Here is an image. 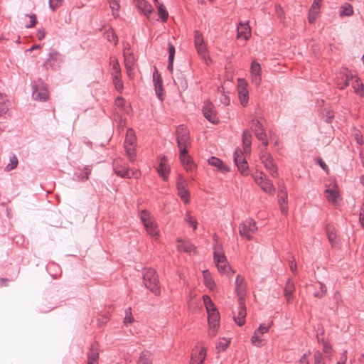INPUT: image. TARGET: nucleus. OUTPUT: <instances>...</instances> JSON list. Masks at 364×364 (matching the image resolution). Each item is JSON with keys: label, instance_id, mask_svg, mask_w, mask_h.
Masks as SVG:
<instances>
[{"label": "nucleus", "instance_id": "nucleus-44", "mask_svg": "<svg viewBox=\"0 0 364 364\" xmlns=\"http://www.w3.org/2000/svg\"><path fill=\"white\" fill-rule=\"evenodd\" d=\"M140 218L144 226L149 225L151 222H154L151 218L149 213L146 210H142L141 212Z\"/></svg>", "mask_w": 364, "mask_h": 364}, {"label": "nucleus", "instance_id": "nucleus-22", "mask_svg": "<svg viewBox=\"0 0 364 364\" xmlns=\"http://www.w3.org/2000/svg\"><path fill=\"white\" fill-rule=\"evenodd\" d=\"M294 282L291 280V279H289L284 289V295L288 304L291 303L294 299L293 293L294 292Z\"/></svg>", "mask_w": 364, "mask_h": 364}, {"label": "nucleus", "instance_id": "nucleus-9", "mask_svg": "<svg viewBox=\"0 0 364 364\" xmlns=\"http://www.w3.org/2000/svg\"><path fill=\"white\" fill-rule=\"evenodd\" d=\"M257 227L255 220L252 218H248L240 224L239 227V232L242 236L245 237L247 240H251L252 239L251 233H254L257 231Z\"/></svg>", "mask_w": 364, "mask_h": 364}, {"label": "nucleus", "instance_id": "nucleus-20", "mask_svg": "<svg viewBox=\"0 0 364 364\" xmlns=\"http://www.w3.org/2000/svg\"><path fill=\"white\" fill-rule=\"evenodd\" d=\"M87 360V364H98L99 344L97 342H94L91 344Z\"/></svg>", "mask_w": 364, "mask_h": 364}, {"label": "nucleus", "instance_id": "nucleus-34", "mask_svg": "<svg viewBox=\"0 0 364 364\" xmlns=\"http://www.w3.org/2000/svg\"><path fill=\"white\" fill-rule=\"evenodd\" d=\"M147 233L154 239H157L159 236V229L157 225L154 222L150 223L144 226Z\"/></svg>", "mask_w": 364, "mask_h": 364}, {"label": "nucleus", "instance_id": "nucleus-54", "mask_svg": "<svg viewBox=\"0 0 364 364\" xmlns=\"http://www.w3.org/2000/svg\"><path fill=\"white\" fill-rule=\"evenodd\" d=\"M255 136L257 138L258 140L262 141V144H264V146H267L268 145V141L267 139V134L265 131L256 132Z\"/></svg>", "mask_w": 364, "mask_h": 364}, {"label": "nucleus", "instance_id": "nucleus-18", "mask_svg": "<svg viewBox=\"0 0 364 364\" xmlns=\"http://www.w3.org/2000/svg\"><path fill=\"white\" fill-rule=\"evenodd\" d=\"M206 358V348H202L199 351L193 349L190 364H203Z\"/></svg>", "mask_w": 364, "mask_h": 364}, {"label": "nucleus", "instance_id": "nucleus-59", "mask_svg": "<svg viewBox=\"0 0 364 364\" xmlns=\"http://www.w3.org/2000/svg\"><path fill=\"white\" fill-rule=\"evenodd\" d=\"M318 11L319 10H317V9H310L309 10V21L310 23H314L316 18V16H317V14H318Z\"/></svg>", "mask_w": 364, "mask_h": 364}, {"label": "nucleus", "instance_id": "nucleus-55", "mask_svg": "<svg viewBox=\"0 0 364 364\" xmlns=\"http://www.w3.org/2000/svg\"><path fill=\"white\" fill-rule=\"evenodd\" d=\"M106 37L108 41L113 43L114 45H116L118 42L117 36L114 33L112 30L107 32Z\"/></svg>", "mask_w": 364, "mask_h": 364}, {"label": "nucleus", "instance_id": "nucleus-3", "mask_svg": "<svg viewBox=\"0 0 364 364\" xmlns=\"http://www.w3.org/2000/svg\"><path fill=\"white\" fill-rule=\"evenodd\" d=\"M214 260L215 265L220 273H226L232 275L234 271L231 267L228 265V262L225 255H224L222 247L219 244H216L214 247Z\"/></svg>", "mask_w": 364, "mask_h": 364}, {"label": "nucleus", "instance_id": "nucleus-57", "mask_svg": "<svg viewBox=\"0 0 364 364\" xmlns=\"http://www.w3.org/2000/svg\"><path fill=\"white\" fill-rule=\"evenodd\" d=\"M278 198L279 203H287V193L284 188L279 191Z\"/></svg>", "mask_w": 364, "mask_h": 364}, {"label": "nucleus", "instance_id": "nucleus-19", "mask_svg": "<svg viewBox=\"0 0 364 364\" xmlns=\"http://www.w3.org/2000/svg\"><path fill=\"white\" fill-rule=\"evenodd\" d=\"M239 307L237 316H234V320L239 326L244 325L246 317V307L245 304V300L238 301Z\"/></svg>", "mask_w": 364, "mask_h": 364}, {"label": "nucleus", "instance_id": "nucleus-52", "mask_svg": "<svg viewBox=\"0 0 364 364\" xmlns=\"http://www.w3.org/2000/svg\"><path fill=\"white\" fill-rule=\"evenodd\" d=\"M229 343L230 341L223 338L217 343L216 348L218 351H224L228 346Z\"/></svg>", "mask_w": 364, "mask_h": 364}, {"label": "nucleus", "instance_id": "nucleus-11", "mask_svg": "<svg viewBox=\"0 0 364 364\" xmlns=\"http://www.w3.org/2000/svg\"><path fill=\"white\" fill-rule=\"evenodd\" d=\"M234 162L242 175H249V166L247 161L245 159L243 153L240 150H235L234 153Z\"/></svg>", "mask_w": 364, "mask_h": 364}, {"label": "nucleus", "instance_id": "nucleus-4", "mask_svg": "<svg viewBox=\"0 0 364 364\" xmlns=\"http://www.w3.org/2000/svg\"><path fill=\"white\" fill-rule=\"evenodd\" d=\"M203 299L208 315V321L209 326L218 327L220 325V316L215 306L209 296H203Z\"/></svg>", "mask_w": 364, "mask_h": 364}, {"label": "nucleus", "instance_id": "nucleus-42", "mask_svg": "<svg viewBox=\"0 0 364 364\" xmlns=\"http://www.w3.org/2000/svg\"><path fill=\"white\" fill-rule=\"evenodd\" d=\"M251 128L254 132L255 134L256 132H260L265 131L261 122L258 119H253L251 122Z\"/></svg>", "mask_w": 364, "mask_h": 364}, {"label": "nucleus", "instance_id": "nucleus-13", "mask_svg": "<svg viewBox=\"0 0 364 364\" xmlns=\"http://www.w3.org/2000/svg\"><path fill=\"white\" fill-rule=\"evenodd\" d=\"M235 292L238 297V301L245 300L246 296L247 284L245 278L238 274L235 279Z\"/></svg>", "mask_w": 364, "mask_h": 364}, {"label": "nucleus", "instance_id": "nucleus-28", "mask_svg": "<svg viewBox=\"0 0 364 364\" xmlns=\"http://www.w3.org/2000/svg\"><path fill=\"white\" fill-rule=\"evenodd\" d=\"M326 231L330 243L333 247H335L338 244V242L334 227L331 225H327L326 227Z\"/></svg>", "mask_w": 364, "mask_h": 364}, {"label": "nucleus", "instance_id": "nucleus-15", "mask_svg": "<svg viewBox=\"0 0 364 364\" xmlns=\"http://www.w3.org/2000/svg\"><path fill=\"white\" fill-rule=\"evenodd\" d=\"M179 159L186 171L192 172L195 168V164L191 156L188 154L187 149L183 148L179 152Z\"/></svg>", "mask_w": 364, "mask_h": 364}, {"label": "nucleus", "instance_id": "nucleus-50", "mask_svg": "<svg viewBox=\"0 0 364 364\" xmlns=\"http://www.w3.org/2000/svg\"><path fill=\"white\" fill-rule=\"evenodd\" d=\"M353 88L355 92L360 95H363V85L361 82L360 80L358 77H356L355 84L353 85Z\"/></svg>", "mask_w": 364, "mask_h": 364}, {"label": "nucleus", "instance_id": "nucleus-48", "mask_svg": "<svg viewBox=\"0 0 364 364\" xmlns=\"http://www.w3.org/2000/svg\"><path fill=\"white\" fill-rule=\"evenodd\" d=\"M113 83L115 86L116 90L119 92H122L124 88L123 82L121 79V76L112 77Z\"/></svg>", "mask_w": 364, "mask_h": 364}, {"label": "nucleus", "instance_id": "nucleus-32", "mask_svg": "<svg viewBox=\"0 0 364 364\" xmlns=\"http://www.w3.org/2000/svg\"><path fill=\"white\" fill-rule=\"evenodd\" d=\"M166 157H163L161 160V162L159 164V168H158V173L160 176H161L164 180H166L167 178V174L169 171L168 166L166 164Z\"/></svg>", "mask_w": 364, "mask_h": 364}, {"label": "nucleus", "instance_id": "nucleus-7", "mask_svg": "<svg viewBox=\"0 0 364 364\" xmlns=\"http://www.w3.org/2000/svg\"><path fill=\"white\" fill-rule=\"evenodd\" d=\"M176 188L179 197L184 203L188 204L190 201V193L188 190V183L186 179L181 174L177 176Z\"/></svg>", "mask_w": 364, "mask_h": 364}, {"label": "nucleus", "instance_id": "nucleus-38", "mask_svg": "<svg viewBox=\"0 0 364 364\" xmlns=\"http://www.w3.org/2000/svg\"><path fill=\"white\" fill-rule=\"evenodd\" d=\"M252 140V134L249 130L245 129L242 133V143L244 145L245 151H247V149H250Z\"/></svg>", "mask_w": 364, "mask_h": 364}, {"label": "nucleus", "instance_id": "nucleus-60", "mask_svg": "<svg viewBox=\"0 0 364 364\" xmlns=\"http://www.w3.org/2000/svg\"><path fill=\"white\" fill-rule=\"evenodd\" d=\"M314 364H325L323 355L319 351L315 352L314 355Z\"/></svg>", "mask_w": 364, "mask_h": 364}, {"label": "nucleus", "instance_id": "nucleus-14", "mask_svg": "<svg viewBox=\"0 0 364 364\" xmlns=\"http://www.w3.org/2000/svg\"><path fill=\"white\" fill-rule=\"evenodd\" d=\"M203 112L204 117L211 123L217 124L218 122V118L214 109V106L210 102H205Z\"/></svg>", "mask_w": 364, "mask_h": 364}, {"label": "nucleus", "instance_id": "nucleus-33", "mask_svg": "<svg viewBox=\"0 0 364 364\" xmlns=\"http://www.w3.org/2000/svg\"><path fill=\"white\" fill-rule=\"evenodd\" d=\"M154 87H155V92L157 95V97L159 98V100H163V84L162 80L161 79V77L159 75L158 78H155V73H154Z\"/></svg>", "mask_w": 364, "mask_h": 364}, {"label": "nucleus", "instance_id": "nucleus-36", "mask_svg": "<svg viewBox=\"0 0 364 364\" xmlns=\"http://www.w3.org/2000/svg\"><path fill=\"white\" fill-rule=\"evenodd\" d=\"M110 65L112 67L111 75L112 77L121 76V69L119 62L116 58H111Z\"/></svg>", "mask_w": 364, "mask_h": 364}, {"label": "nucleus", "instance_id": "nucleus-12", "mask_svg": "<svg viewBox=\"0 0 364 364\" xmlns=\"http://www.w3.org/2000/svg\"><path fill=\"white\" fill-rule=\"evenodd\" d=\"M48 97L46 85L43 82L33 86L32 97L35 100L45 102L48 99Z\"/></svg>", "mask_w": 364, "mask_h": 364}, {"label": "nucleus", "instance_id": "nucleus-10", "mask_svg": "<svg viewBox=\"0 0 364 364\" xmlns=\"http://www.w3.org/2000/svg\"><path fill=\"white\" fill-rule=\"evenodd\" d=\"M353 76L351 72L346 68H342L336 75V83L340 90H343L349 85V82L352 80Z\"/></svg>", "mask_w": 364, "mask_h": 364}, {"label": "nucleus", "instance_id": "nucleus-62", "mask_svg": "<svg viewBox=\"0 0 364 364\" xmlns=\"http://www.w3.org/2000/svg\"><path fill=\"white\" fill-rule=\"evenodd\" d=\"M275 14H276L277 18H279L280 19H282L284 17V10L279 4L275 5Z\"/></svg>", "mask_w": 364, "mask_h": 364}, {"label": "nucleus", "instance_id": "nucleus-1", "mask_svg": "<svg viewBox=\"0 0 364 364\" xmlns=\"http://www.w3.org/2000/svg\"><path fill=\"white\" fill-rule=\"evenodd\" d=\"M143 280L145 287L155 295L161 294V287L156 272L151 268L145 269L143 274Z\"/></svg>", "mask_w": 364, "mask_h": 364}, {"label": "nucleus", "instance_id": "nucleus-25", "mask_svg": "<svg viewBox=\"0 0 364 364\" xmlns=\"http://www.w3.org/2000/svg\"><path fill=\"white\" fill-rule=\"evenodd\" d=\"M134 3L137 9L146 16L151 14L153 10L152 6L145 0H136Z\"/></svg>", "mask_w": 364, "mask_h": 364}, {"label": "nucleus", "instance_id": "nucleus-37", "mask_svg": "<svg viewBox=\"0 0 364 364\" xmlns=\"http://www.w3.org/2000/svg\"><path fill=\"white\" fill-rule=\"evenodd\" d=\"M195 47L198 55L203 58L207 64H208L209 62H211L210 58L207 55V50L205 43L200 44V46H196Z\"/></svg>", "mask_w": 364, "mask_h": 364}, {"label": "nucleus", "instance_id": "nucleus-64", "mask_svg": "<svg viewBox=\"0 0 364 364\" xmlns=\"http://www.w3.org/2000/svg\"><path fill=\"white\" fill-rule=\"evenodd\" d=\"M359 220H360V223L362 227L364 229V202L363 203V204L360 207V214H359Z\"/></svg>", "mask_w": 364, "mask_h": 364}, {"label": "nucleus", "instance_id": "nucleus-8", "mask_svg": "<svg viewBox=\"0 0 364 364\" xmlns=\"http://www.w3.org/2000/svg\"><path fill=\"white\" fill-rule=\"evenodd\" d=\"M176 140L180 151L187 149L190 145L189 132L184 125H180L176 129Z\"/></svg>", "mask_w": 364, "mask_h": 364}, {"label": "nucleus", "instance_id": "nucleus-5", "mask_svg": "<svg viewBox=\"0 0 364 364\" xmlns=\"http://www.w3.org/2000/svg\"><path fill=\"white\" fill-rule=\"evenodd\" d=\"M136 136L132 129H128L124 140V149L130 162H134L136 157L135 151Z\"/></svg>", "mask_w": 364, "mask_h": 364}, {"label": "nucleus", "instance_id": "nucleus-27", "mask_svg": "<svg viewBox=\"0 0 364 364\" xmlns=\"http://www.w3.org/2000/svg\"><path fill=\"white\" fill-rule=\"evenodd\" d=\"M208 164L213 166L217 167L222 172H228L230 170L226 165L218 158L212 156L208 159Z\"/></svg>", "mask_w": 364, "mask_h": 364}, {"label": "nucleus", "instance_id": "nucleus-17", "mask_svg": "<svg viewBox=\"0 0 364 364\" xmlns=\"http://www.w3.org/2000/svg\"><path fill=\"white\" fill-rule=\"evenodd\" d=\"M252 82L256 86H259L261 82V65L256 60H253L251 63L250 68Z\"/></svg>", "mask_w": 364, "mask_h": 364}, {"label": "nucleus", "instance_id": "nucleus-21", "mask_svg": "<svg viewBox=\"0 0 364 364\" xmlns=\"http://www.w3.org/2000/svg\"><path fill=\"white\" fill-rule=\"evenodd\" d=\"M237 38H244L247 40L251 33V28L249 25V21L245 23L240 22L237 28Z\"/></svg>", "mask_w": 364, "mask_h": 364}, {"label": "nucleus", "instance_id": "nucleus-26", "mask_svg": "<svg viewBox=\"0 0 364 364\" xmlns=\"http://www.w3.org/2000/svg\"><path fill=\"white\" fill-rule=\"evenodd\" d=\"M269 159H265L264 164V166L265 168L269 171V173L271 176L274 178H276L278 176V171H277V167L274 163V161L273 158H268Z\"/></svg>", "mask_w": 364, "mask_h": 364}, {"label": "nucleus", "instance_id": "nucleus-51", "mask_svg": "<svg viewBox=\"0 0 364 364\" xmlns=\"http://www.w3.org/2000/svg\"><path fill=\"white\" fill-rule=\"evenodd\" d=\"M134 321V319L132 314V309L129 307L125 310V317L124 319V323L125 325H127L128 323H132Z\"/></svg>", "mask_w": 364, "mask_h": 364}, {"label": "nucleus", "instance_id": "nucleus-41", "mask_svg": "<svg viewBox=\"0 0 364 364\" xmlns=\"http://www.w3.org/2000/svg\"><path fill=\"white\" fill-rule=\"evenodd\" d=\"M178 250L180 252H191L194 250V246L188 242H183L178 245Z\"/></svg>", "mask_w": 364, "mask_h": 364}, {"label": "nucleus", "instance_id": "nucleus-43", "mask_svg": "<svg viewBox=\"0 0 364 364\" xmlns=\"http://www.w3.org/2000/svg\"><path fill=\"white\" fill-rule=\"evenodd\" d=\"M319 290L314 293V296L316 298H322L326 293V287L324 284L318 282L316 283Z\"/></svg>", "mask_w": 364, "mask_h": 364}, {"label": "nucleus", "instance_id": "nucleus-49", "mask_svg": "<svg viewBox=\"0 0 364 364\" xmlns=\"http://www.w3.org/2000/svg\"><path fill=\"white\" fill-rule=\"evenodd\" d=\"M159 14L163 22H166L168 17V14L162 4L158 6Z\"/></svg>", "mask_w": 364, "mask_h": 364}, {"label": "nucleus", "instance_id": "nucleus-30", "mask_svg": "<svg viewBox=\"0 0 364 364\" xmlns=\"http://www.w3.org/2000/svg\"><path fill=\"white\" fill-rule=\"evenodd\" d=\"M47 62L50 63L51 67L58 65L62 62L60 54L57 51H51L48 54Z\"/></svg>", "mask_w": 364, "mask_h": 364}, {"label": "nucleus", "instance_id": "nucleus-63", "mask_svg": "<svg viewBox=\"0 0 364 364\" xmlns=\"http://www.w3.org/2000/svg\"><path fill=\"white\" fill-rule=\"evenodd\" d=\"M63 0H49V6L53 10L55 11L58 7L61 5V2Z\"/></svg>", "mask_w": 364, "mask_h": 364}, {"label": "nucleus", "instance_id": "nucleus-29", "mask_svg": "<svg viewBox=\"0 0 364 364\" xmlns=\"http://www.w3.org/2000/svg\"><path fill=\"white\" fill-rule=\"evenodd\" d=\"M173 81L175 85H177L178 88H181L183 90L186 89L187 82L184 75L182 73L177 72L173 77Z\"/></svg>", "mask_w": 364, "mask_h": 364}, {"label": "nucleus", "instance_id": "nucleus-24", "mask_svg": "<svg viewBox=\"0 0 364 364\" xmlns=\"http://www.w3.org/2000/svg\"><path fill=\"white\" fill-rule=\"evenodd\" d=\"M11 107V102L8 97L1 92H0V117L6 114Z\"/></svg>", "mask_w": 364, "mask_h": 364}, {"label": "nucleus", "instance_id": "nucleus-39", "mask_svg": "<svg viewBox=\"0 0 364 364\" xmlns=\"http://www.w3.org/2000/svg\"><path fill=\"white\" fill-rule=\"evenodd\" d=\"M151 353L148 351H143L136 363V364H151Z\"/></svg>", "mask_w": 364, "mask_h": 364}, {"label": "nucleus", "instance_id": "nucleus-46", "mask_svg": "<svg viewBox=\"0 0 364 364\" xmlns=\"http://www.w3.org/2000/svg\"><path fill=\"white\" fill-rule=\"evenodd\" d=\"M353 10L351 5L349 4H346L343 6L341 7V11L340 12V15L341 16H350L353 14Z\"/></svg>", "mask_w": 364, "mask_h": 364}, {"label": "nucleus", "instance_id": "nucleus-2", "mask_svg": "<svg viewBox=\"0 0 364 364\" xmlns=\"http://www.w3.org/2000/svg\"><path fill=\"white\" fill-rule=\"evenodd\" d=\"M112 167L114 173L123 178H137L139 176V171L130 170L125 160L121 158L113 161Z\"/></svg>", "mask_w": 364, "mask_h": 364}, {"label": "nucleus", "instance_id": "nucleus-61", "mask_svg": "<svg viewBox=\"0 0 364 364\" xmlns=\"http://www.w3.org/2000/svg\"><path fill=\"white\" fill-rule=\"evenodd\" d=\"M185 220L193 227L194 230L197 228V221L193 219L189 213H187Z\"/></svg>", "mask_w": 364, "mask_h": 364}, {"label": "nucleus", "instance_id": "nucleus-6", "mask_svg": "<svg viewBox=\"0 0 364 364\" xmlns=\"http://www.w3.org/2000/svg\"><path fill=\"white\" fill-rule=\"evenodd\" d=\"M253 178L255 183L267 193H273L274 187L272 182L262 172H257L253 174Z\"/></svg>", "mask_w": 364, "mask_h": 364}, {"label": "nucleus", "instance_id": "nucleus-58", "mask_svg": "<svg viewBox=\"0 0 364 364\" xmlns=\"http://www.w3.org/2000/svg\"><path fill=\"white\" fill-rule=\"evenodd\" d=\"M272 323H273V321H271L270 323L267 326H266L265 324H261L255 332H257L258 334L262 335L264 333H267L269 331V329L271 327V326L272 325Z\"/></svg>", "mask_w": 364, "mask_h": 364}, {"label": "nucleus", "instance_id": "nucleus-45", "mask_svg": "<svg viewBox=\"0 0 364 364\" xmlns=\"http://www.w3.org/2000/svg\"><path fill=\"white\" fill-rule=\"evenodd\" d=\"M10 163L6 166V170L9 171L16 168L18 165V159L15 154H11L9 157Z\"/></svg>", "mask_w": 364, "mask_h": 364}, {"label": "nucleus", "instance_id": "nucleus-35", "mask_svg": "<svg viewBox=\"0 0 364 364\" xmlns=\"http://www.w3.org/2000/svg\"><path fill=\"white\" fill-rule=\"evenodd\" d=\"M168 60L167 69L170 71H173V60L175 56V47L171 43H168Z\"/></svg>", "mask_w": 364, "mask_h": 364}, {"label": "nucleus", "instance_id": "nucleus-40", "mask_svg": "<svg viewBox=\"0 0 364 364\" xmlns=\"http://www.w3.org/2000/svg\"><path fill=\"white\" fill-rule=\"evenodd\" d=\"M326 197L329 201L335 203L339 196L336 189H326L325 191Z\"/></svg>", "mask_w": 364, "mask_h": 364}, {"label": "nucleus", "instance_id": "nucleus-23", "mask_svg": "<svg viewBox=\"0 0 364 364\" xmlns=\"http://www.w3.org/2000/svg\"><path fill=\"white\" fill-rule=\"evenodd\" d=\"M124 57L125 68L128 75H129L134 64V57L133 54L129 51V49L126 50V48L124 50Z\"/></svg>", "mask_w": 364, "mask_h": 364}, {"label": "nucleus", "instance_id": "nucleus-56", "mask_svg": "<svg viewBox=\"0 0 364 364\" xmlns=\"http://www.w3.org/2000/svg\"><path fill=\"white\" fill-rule=\"evenodd\" d=\"M218 92L221 93V95H222V97L220 100V102L225 105H228L230 102V99L228 95H226L223 93V87H218Z\"/></svg>", "mask_w": 364, "mask_h": 364}, {"label": "nucleus", "instance_id": "nucleus-53", "mask_svg": "<svg viewBox=\"0 0 364 364\" xmlns=\"http://www.w3.org/2000/svg\"><path fill=\"white\" fill-rule=\"evenodd\" d=\"M194 43L196 46H200V44L204 43V40L202 33L198 31H196L194 33Z\"/></svg>", "mask_w": 364, "mask_h": 364}, {"label": "nucleus", "instance_id": "nucleus-31", "mask_svg": "<svg viewBox=\"0 0 364 364\" xmlns=\"http://www.w3.org/2000/svg\"><path fill=\"white\" fill-rule=\"evenodd\" d=\"M203 276L204 279L205 285L210 290L213 291L215 288V283L212 278L210 273L208 270H204L203 272Z\"/></svg>", "mask_w": 364, "mask_h": 364}, {"label": "nucleus", "instance_id": "nucleus-16", "mask_svg": "<svg viewBox=\"0 0 364 364\" xmlns=\"http://www.w3.org/2000/svg\"><path fill=\"white\" fill-rule=\"evenodd\" d=\"M239 84H238V95L239 99L240 101V104L245 107L249 100V92L247 90V83L244 80L239 79Z\"/></svg>", "mask_w": 364, "mask_h": 364}, {"label": "nucleus", "instance_id": "nucleus-47", "mask_svg": "<svg viewBox=\"0 0 364 364\" xmlns=\"http://www.w3.org/2000/svg\"><path fill=\"white\" fill-rule=\"evenodd\" d=\"M251 342L257 347H260L264 345L263 340L259 337V334H258L257 332L254 333V335L251 338Z\"/></svg>", "mask_w": 364, "mask_h": 364}]
</instances>
